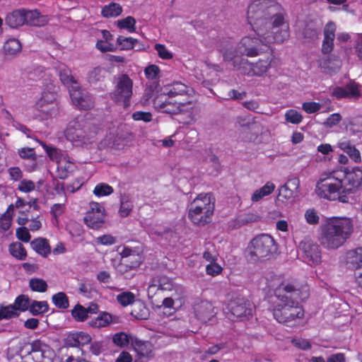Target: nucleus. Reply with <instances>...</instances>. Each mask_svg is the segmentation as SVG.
<instances>
[{
    "label": "nucleus",
    "mask_w": 362,
    "mask_h": 362,
    "mask_svg": "<svg viewBox=\"0 0 362 362\" xmlns=\"http://www.w3.org/2000/svg\"><path fill=\"white\" fill-rule=\"evenodd\" d=\"M286 12L281 4L274 0H254L247 10V21L255 33L264 40L273 39L268 32L290 36Z\"/></svg>",
    "instance_id": "1"
},
{
    "label": "nucleus",
    "mask_w": 362,
    "mask_h": 362,
    "mask_svg": "<svg viewBox=\"0 0 362 362\" xmlns=\"http://www.w3.org/2000/svg\"><path fill=\"white\" fill-rule=\"evenodd\" d=\"M307 284L299 285L282 282L274 290L276 300L272 301L269 310L279 323L294 324L304 317L305 312L300 301L308 298L310 292Z\"/></svg>",
    "instance_id": "2"
},
{
    "label": "nucleus",
    "mask_w": 362,
    "mask_h": 362,
    "mask_svg": "<svg viewBox=\"0 0 362 362\" xmlns=\"http://www.w3.org/2000/svg\"><path fill=\"white\" fill-rule=\"evenodd\" d=\"M353 231L354 225L351 218L333 217L322 227L318 240L324 248L334 250L346 242Z\"/></svg>",
    "instance_id": "3"
},
{
    "label": "nucleus",
    "mask_w": 362,
    "mask_h": 362,
    "mask_svg": "<svg viewBox=\"0 0 362 362\" xmlns=\"http://www.w3.org/2000/svg\"><path fill=\"white\" fill-rule=\"evenodd\" d=\"M344 191L343 181L337 171H333L325 177L322 176L316 184V194L320 198L327 200L349 202V197Z\"/></svg>",
    "instance_id": "4"
},
{
    "label": "nucleus",
    "mask_w": 362,
    "mask_h": 362,
    "mask_svg": "<svg viewBox=\"0 0 362 362\" xmlns=\"http://www.w3.org/2000/svg\"><path fill=\"white\" fill-rule=\"evenodd\" d=\"M215 209V198L211 193H201L191 203L187 217L197 226H205L212 220Z\"/></svg>",
    "instance_id": "5"
},
{
    "label": "nucleus",
    "mask_w": 362,
    "mask_h": 362,
    "mask_svg": "<svg viewBox=\"0 0 362 362\" xmlns=\"http://www.w3.org/2000/svg\"><path fill=\"white\" fill-rule=\"evenodd\" d=\"M277 245L269 235L261 234L255 237L247 248L248 257L252 262L270 259L276 252Z\"/></svg>",
    "instance_id": "6"
},
{
    "label": "nucleus",
    "mask_w": 362,
    "mask_h": 362,
    "mask_svg": "<svg viewBox=\"0 0 362 362\" xmlns=\"http://www.w3.org/2000/svg\"><path fill=\"white\" fill-rule=\"evenodd\" d=\"M153 104L158 111L169 115L186 114L187 117L193 119L194 109L196 106V100L177 101L173 98H168L163 100V96L158 95L153 100Z\"/></svg>",
    "instance_id": "7"
},
{
    "label": "nucleus",
    "mask_w": 362,
    "mask_h": 362,
    "mask_svg": "<svg viewBox=\"0 0 362 362\" xmlns=\"http://www.w3.org/2000/svg\"><path fill=\"white\" fill-rule=\"evenodd\" d=\"M257 37L245 36L240 42V48L243 49V54L248 57L259 56L262 52V45H269L273 43H283L288 37L268 32L273 39L264 40L258 33H255Z\"/></svg>",
    "instance_id": "8"
},
{
    "label": "nucleus",
    "mask_w": 362,
    "mask_h": 362,
    "mask_svg": "<svg viewBox=\"0 0 362 362\" xmlns=\"http://www.w3.org/2000/svg\"><path fill=\"white\" fill-rule=\"evenodd\" d=\"M90 127V123L83 117H77L69 122L64 132L65 136L76 145L86 144L92 137Z\"/></svg>",
    "instance_id": "9"
},
{
    "label": "nucleus",
    "mask_w": 362,
    "mask_h": 362,
    "mask_svg": "<svg viewBox=\"0 0 362 362\" xmlns=\"http://www.w3.org/2000/svg\"><path fill=\"white\" fill-rule=\"evenodd\" d=\"M133 95V81L126 74L119 75L115 81L113 91L110 93L111 99L117 105L127 108Z\"/></svg>",
    "instance_id": "10"
},
{
    "label": "nucleus",
    "mask_w": 362,
    "mask_h": 362,
    "mask_svg": "<svg viewBox=\"0 0 362 362\" xmlns=\"http://www.w3.org/2000/svg\"><path fill=\"white\" fill-rule=\"evenodd\" d=\"M274 57L272 53L259 58L255 62H250L247 59L242 62L241 69L244 74L248 76H263L272 67Z\"/></svg>",
    "instance_id": "11"
},
{
    "label": "nucleus",
    "mask_w": 362,
    "mask_h": 362,
    "mask_svg": "<svg viewBox=\"0 0 362 362\" xmlns=\"http://www.w3.org/2000/svg\"><path fill=\"white\" fill-rule=\"evenodd\" d=\"M227 314L232 320L248 317L252 315L250 301L245 298L237 296L229 300L226 306Z\"/></svg>",
    "instance_id": "12"
},
{
    "label": "nucleus",
    "mask_w": 362,
    "mask_h": 362,
    "mask_svg": "<svg viewBox=\"0 0 362 362\" xmlns=\"http://www.w3.org/2000/svg\"><path fill=\"white\" fill-rule=\"evenodd\" d=\"M344 185V192H346L348 197L358 191L362 185V170L355 167L351 170L346 169L344 172H339Z\"/></svg>",
    "instance_id": "13"
},
{
    "label": "nucleus",
    "mask_w": 362,
    "mask_h": 362,
    "mask_svg": "<svg viewBox=\"0 0 362 362\" xmlns=\"http://www.w3.org/2000/svg\"><path fill=\"white\" fill-rule=\"evenodd\" d=\"M105 211L104 207L98 202L90 203V209L83 220L86 226L93 229H98L105 223Z\"/></svg>",
    "instance_id": "14"
},
{
    "label": "nucleus",
    "mask_w": 362,
    "mask_h": 362,
    "mask_svg": "<svg viewBox=\"0 0 362 362\" xmlns=\"http://www.w3.org/2000/svg\"><path fill=\"white\" fill-rule=\"evenodd\" d=\"M70 97L73 104L79 110H88L93 108L95 101L93 96L78 86L70 89Z\"/></svg>",
    "instance_id": "15"
},
{
    "label": "nucleus",
    "mask_w": 362,
    "mask_h": 362,
    "mask_svg": "<svg viewBox=\"0 0 362 362\" xmlns=\"http://www.w3.org/2000/svg\"><path fill=\"white\" fill-rule=\"evenodd\" d=\"M92 337L85 332L76 331L69 332L64 339L65 347L78 348V352L83 354L81 347L91 342Z\"/></svg>",
    "instance_id": "16"
},
{
    "label": "nucleus",
    "mask_w": 362,
    "mask_h": 362,
    "mask_svg": "<svg viewBox=\"0 0 362 362\" xmlns=\"http://www.w3.org/2000/svg\"><path fill=\"white\" fill-rule=\"evenodd\" d=\"M361 85L354 81H350L344 86L335 87L332 93V95L338 100L342 98L358 99L361 96Z\"/></svg>",
    "instance_id": "17"
},
{
    "label": "nucleus",
    "mask_w": 362,
    "mask_h": 362,
    "mask_svg": "<svg viewBox=\"0 0 362 362\" xmlns=\"http://www.w3.org/2000/svg\"><path fill=\"white\" fill-rule=\"evenodd\" d=\"M165 94L169 98H175L177 96H186V100L188 99H194V90L190 87L187 86L186 84L180 82V81H174L170 84H168L165 87Z\"/></svg>",
    "instance_id": "18"
},
{
    "label": "nucleus",
    "mask_w": 362,
    "mask_h": 362,
    "mask_svg": "<svg viewBox=\"0 0 362 362\" xmlns=\"http://www.w3.org/2000/svg\"><path fill=\"white\" fill-rule=\"evenodd\" d=\"M193 309L196 318L202 322H207L216 315L214 305L208 300L196 301Z\"/></svg>",
    "instance_id": "19"
},
{
    "label": "nucleus",
    "mask_w": 362,
    "mask_h": 362,
    "mask_svg": "<svg viewBox=\"0 0 362 362\" xmlns=\"http://www.w3.org/2000/svg\"><path fill=\"white\" fill-rule=\"evenodd\" d=\"M336 30V24L332 21H329L325 25L324 28V39L321 47V52L323 54L329 55L333 51Z\"/></svg>",
    "instance_id": "20"
},
{
    "label": "nucleus",
    "mask_w": 362,
    "mask_h": 362,
    "mask_svg": "<svg viewBox=\"0 0 362 362\" xmlns=\"http://www.w3.org/2000/svg\"><path fill=\"white\" fill-rule=\"evenodd\" d=\"M300 246L309 261L314 264H319L321 262V250L317 244L310 240L305 239L301 241Z\"/></svg>",
    "instance_id": "21"
},
{
    "label": "nucleus",
    "mask_w": 362,
    "mask_h": 362,
    "mask_svg": "<svg viewBox=\"0 0 362 362\" xmlns=\"http://www.w3.org/2000/svg\"><path fill=\"white\" fill-rule=\"evenodd\" d=\"M299 183V179L297 177L289 179L285 185L280 187L279 197L286 200L293 198L295 191L298 188Z\"/></svg>",
    "instance_id": "22"
},
{
    "label": "nucleus",
    "mask_w": 362,
    "mask_h": 362,
    "mask_svg": "<svg viewBox=\"0 0 362 362\" xmlns=\"http://www.w3.org/2000/svg\"><path fill=\"white\" fill-rule=\"evenodd\" d=\"M338 147L346 153L354 162L361 163V156L360 151L351 144L350 140L347 139L340 140L338 143Z\"/></svg>",
    "instance_id": "23"
},
{
    "label": "nucleus",
    "mask_w": 362,
    "mask_h": 362,
    "mask_svg": "<svg viewBox=\"0 0 362 362\" xmlns=\"http://www.w3.org/2000/svg\"><path fill=\"white\" fill-rule=\"evenodd\" d=\"M30 246L36 253L44 257H47L51 253V247L47 238H35L30 242Z\"/></svg>",
    "instance_id": "24"
},
{
    "label": "nucleus",
    "mask_w": 362,
    "mask_h": 362,
    "mask_svg": "<svg viewBox=\"0 0 362 362\" xmlns=\"http://www.w3.org/2000/svg\"><path fill=\"white\" fill-rule=\"evenodd\" d=\"M25 21L24 9L15 10L7 14L5 18L6 24L12 28L23 25L25 24Z\"/></svg>",
    "instance_id": "25"
},
{
    "label": "nucleus",
    "mask_w": 362,
    "mask_h": 362,
    "mask_svg": "<svg viewBox=\"0 0 362 362\" xmlns=\"http://www.w3.org/2000/svg\"><path fill=\"white\" fill-rule=\"evenodd\" d=\"M119 202L118 214L122 218L127 217L132 213L134 206L131 195L126 193L121 194Z\"/></svg>",
    "instance_id": "26"
},
{
    "label": "nucleus",
    "mask_w": 362,
    "mask_h": 362,
    "mask_svg": "<svg viewBox=\"0 0 362 362\" xmlns=\"http://www.w3.org/2000/svg\"><path fill=\"white\" fill-rule=\"evenodd\" d=\"M59 77L61 82L68 87L69 91L70 92V89H72L75 86H78L79 83L77 80L74 78V77L71 74V71L69 68H62L59 70Z\"/></svg>",
    "instance_id": "27"
},
{
    "label": "nucleus",
    "mask_w": 362,
    "mask_h": 362,
    "mask_svg": "<svg viewBox=\"0 0 362 362\" xmlns=\"http://www.w3.org/2000/svg\"><path fill=\"white\" fill-rule=\"evenodd\" d=\"M106 75L107 71L104 68L96 66L88 71L87 74V79L88 83L91 84H97L99 82L105 81Z\"/></svg>",
    "instance_id": "28"
},
{
    "label": "nucleus",
    "mask_w": 362,
    "mask_h": 362,
    "mask_svg": "<svg viewBox=\"0 0 362 362\" xmlns=\"http://www.w3.org/2000/svg\"><path fill=\"white\" fill-rule=\"evenodd\" d=\"M153 283L149 286V289L157 286L158 289L162 291H172L174 287L173 280L167 276H158L153 279Z\"/></svg>",
    "instance_id": "29"
},
{
    "label": "nucleus",
    "mask_w": 362,
    "mask_h": 362,
    "mask_svg": "<svg viewBox=\"0 0 362 362\" xmlns=\"http://www.w3.org/2000/svg\"><path fill=\"white\" fill-rule=\"evenodd\" d=\"M112 315L106 312L101 313L97 317L88 321V324L93 328L105 327L112 322Z\"/></svg>",
    "instance_id": "30"
},
{
    "label": "nucleus",
    "mask_w": 362,
    "mask_h": 362,
    "mask_svg": "<svg viewBox=\"0 0 362 362\" xmlns=\"http://www.w3.org/2000/svg\"><path fill=\"white\" fill-rule=\"evenodd\" d=\"M122 12V8L119 4L111 2L102 8L101 15L107 18H116L119 16Z\"/></svg>",
    "instance_id": "31"
},
{
    "label": "nucleus",
    "mask_w": 362,
    "mask_h": 362,
    "mask_svg": "<svg viewBox=\"0 0 362 362\" xmlns=\"http://www.w3.org/2000/svg\"><path fill=\"white\" fill-rule=\"evenodd\" d=\"M22 49L20 41L16 38H11L6 41L3 50L6 55H16Z\"/></svg>",
    "instance_id": "32"
},
{
    "label": "nucleus",
    "mask_w": 362,
    "mask_h": 362,
    "mask_svg": "<svg viewBox=\"0 0 362 362\" xmlns=\"http://www.w3.org/2000/svg\"><path fill=\"white\" fill-rule=\"evenodd\" d=\"M275 189V185L270 182H267L263 187L256 190L252 195L251 200L253 202L260 201L263 197L272 194Z\"/></svg>",
    "instance_id": "33"
},
{
    "label": "nucleus",
    "mask_w": 362,
    "mask_h": 362,
    "mask_svg": "<svg viewBox=\"0 0 362 362\" xmlns=\"http://www.w3.org/2000/svg\"><path fill=\"white\" fill-rule=\"evenodd\" d=\"M8 250L10 254L18 260H24L27 257L25 247L19 242L10 244Z\"/></svg>",
    "instance_id": "34"
},
{
    "label": "nucleus",
    "mask_w": 362,
    "mask_h": 362,
    "mask_svg": "<svg viewBox=\"0 0 362 362\" xmlns=\"http://www.w3.org/2000/svg\"><path fill=\"white\" fill-rule=\"evenodd\" d=\"M48 157L52 161L57 163L58 164L62 163L66 158L62 153V151L53 146H49L46 144L42 145Z\"/></svg>",
    "instance_id": "35"
},
{
    "label": "nucleus",
    "mask_w": 362,
    "mask_h": 362,
    "mask_svg": "<svg viewBox=\"0 0 362 362\" xmlns=\"http://www.w3.org/2000/svg\"><path fill=\"white\" fill-rule=\"evenodd\" d=\"M25 14V23L32 26H40L41 25L42 18L40 12L36 10L29 11L24 9Z\"/></svg>",
    "instance_id": "36"
},
{
    "label": "nucleus",
    "mask_w": 362,
    "mask_h": 362,
    "mask_svg": "<svg viewBox=\"0 0 362 362\" xmlns=\"http://www.w3.org/2000/svg\"><path fill=\"white\" fill-rule=\"evenodd\" d=\"M49 310V305L47 301L33 300L30 303L29 311L33 315H38L45 313Z\"/></svg>",
    "instance_id": "37"
},
{
    "label": "nucleus",
    "mask_w": 362,
    "mask_h": 362,
    "mask_svg": "<svg viewBox=\"0 0 362 362\" xmlns=\"http://www.w3.org/2000/svg\"><path fill=\"white\" fill-rule=\"evenodd\" d=\"M20 313L15 310L13 305H4L0 304V320L18 317Z\"/></svg>",
    "instance_id": "38"
},
{
    "label": "nucleus",
    "mask_w": 362,
    "mask_h": 362,
    "mask_svg": "<svg viewBox=\"0 0 362 362\" xmlns=\"http://www.w3.org/2000/svg\"><path fill=\"white\" fill-rule=\"evenodd\" d=\"M53 304L59 309H66L69 306L68 296L64 292H58L52 297Z\"/></svg>",
    "instance_id": "39"
},
{
    "label": "nucleus",
    "mask_w": 362,
    "mask_h": 362,
    "mask_svg": "<svg viewBox=\"0 0 362 362\" xmlns=\"http://www.w3.org/2000/svg\"><path fill=\"white\" fill-rule=\"evenodd\" d=\"M54 353L49 347L34 354L32 357L35 362H53Z\"/></svg>",
    "instance_id": "40"
},
{
    "label": "nucleus",
    "mask_w": 362,
    "mask_h": 362,
    "mask_svg": "<svg viewBox=\"0 0 362 362\" xmlns=\"http://www.w3.org/2000/svg\"><path fill=\"white\" fill-rule=\"evenodd\" d=\"M71 316L76 322H84L88 317L86 308L79 303L71 310Z\"/></svg>",
    "instance_id": "41"
},
{
    "label": "nucleus",
    "mask_w": 362,
    "mask_h": 362,
    "mask_svg": "<svg viewBox=\"0 0 362 362\" xmlns=\"http://www.w3.org/2000/svg\"><path fill=\"white\" fill-rule=\"evenodd\" d=\"M13 305L17 312H25L30 308V299L25 295H20L16 297Z\"/></svg>",
    "instance_id": "42"
},
{
    "label": "nucleus",
    "mask_w": 362,
    "mask_h": 362,
    "mask_svg": "<svg viewBox=\"0 0 362 362\" xmlns=\"http://www.w3.org/2000/svg\"><path fill=\"white\" fill-rule=\"evenodd\" d=\"M93 192L96 197H100L112 194L114 189L110 185L101 182L95 185Z\"/></svg>",
    "instance_id": "43"
},
{
    "label": "nucleus",
    "mask_w": 362,
    "mask_h": 362,
    "mask_svg": "<svg viewBox=\"0 0 362 362\" xmlns=\"http://www.w3.org/2000/svg\"><path fill=\"white\" fill-rule=\"evenodd\" d=\"M137 42L138 40L132 37H126L119 35L117 38V43L120 46V49L122 50H129L133 49Z\"/></svg>",
    "instance_id": "44"
},
{
    "label": "nucleus",
    "mask_w": 362,
    "mask_h": 362,
    "mask_svg": "<svg viewBox=\"0 0 362 362\" xmlns=\"http://www.w3.org/2000/svg\"><path fill=\"white\" fill-rule=\"evenodd\" d=\"M117 26L120 29H127L129 33L136 30V20L132 16H127L117 21Z\"/></svg>",
    "instance_id": "45"
},
{
    "label": "nucleus",
    "mask_w": 362,
    "mask_h": 362,
    "mask_svg": "<svg viewBox=\"0 0 362 362\" xmlns=\"http://www.w3.org/2000/svg\"><path fill=\"white\" fill-rule=\"evenodd\" d=\"M61 192L64 194V202L60 204H54L51 206L50 214L53 216L55 219H57L59 216H60L65 211V203L67 201L66 194L64 192V188L62 186L61 188Z\"/></svg>",
    "instance_id": "46"
},
{
    "label": "nucleus",
    "mask_w": 362,
    "mask_h": 362,
    "mask_svg": "<svg viewBox=\"0 0 362 362\" xmlns=\"http://www.w3.org/2000/svg\"><path fill=\"white\" fill-rule=\"evenodd\" d=\"M29 286L33 291L44 293L47 289V282L42 279L33 278L29 281Z\"/></svg>",
    "instance_id": "47"
},
{
    "label": "nucleus",
    "mask_w": 362,
    "mask_h": 362,
    "mask_svg": "<svg viewBox=\"0 0 362 362\" xmlns=\"http://www.w3.org/2000/svg\"><path fill=\"white\" fill-rule=\"evenodd\" d=\"M285 119L286 121L294 124H298L303 120V116L301 114L296 110L290 109L287 110L285 113Z\"/></svg>",
    "instance_id": "48"
},
{
    "label": "nucleus",
    "mask_w": 362,
    "mask_h": 362,
    "mask_svg": "<svg viewBox=\"0 0 362 362\" xmlns=\"http://www.w3.org/2000/svg\"><path fill=\"white\" fill-rule=\"evenodd\" d=\"M72 164L69 161H66L63 165L62 162L58 164L57 166V176L61 180L67 178L69 173L71 172Z\"/></svg>",
    "instance_id": "49"
},
{
    "label": "nucleus",
    "mask_w": 362,
    "mask_h": 362,
    "mask_svg": "<svg viewBox=\"0 0 362 362\" xmlns=\"http://www.w3.org/2000/svg\"><path fill=\"white\" fill-rule=\"evenodd\" d=\"M117 300L122 306H127L134 302L135 296L130 291L122 292L117 295Z\"/></svg>",
    "instance_id": "50"
},
{
    "label": "nucleus",
    "mask_w": 362,
    "mask_h": 362,
    "mask_svg": "<svg viewBox=\"0 0 362 362\" xmlns=\"http://www.w3.org/2000/svg\"><path fill=\"white\" fill-rule=\"evenodd\" d=\"M112 341L117 346L124 347L129 344V337L126 333L121 332L114 334Z\"/></svg>",
    "instance_id": "51"
},
{
    "label": "nucleus",
    "mask_w": 362,
    "mask_h": 362,
    "mask_svg": "<svg viewBox=\"0 0 362 362\" xmlns=\"http://www.w3.org/2000/svg\"><path fill=\"white\" fill-rule=\"evenodd\" d=\"M30 349L28 351V354L33 356L34 354L37 353H40L41 351L45 350V349L49 348L47 345L43 343L40 339H36L33 341L30 344Z\"/></svg>",
    "instance_id": "52"
},
{
    "label": "nucleus",
    "mask_w": 362,
    "mask_h": 362,
    "mask_svg": "<svg viewBox=\"0 0 362 362\" xmlns=\"http://www.w3.org/2000/svg\"><path fill=\"white\" fill-rule=\"evenodd\" d=\"M144 74L149 80L158 79L160 75V69L156 64L148 65L144 69Z\"/></svg>",
    "instance_id": "53"
},
{
    "label": "nucleus",
    "mask_w": 362,
    "mask_h": 362,
    "mask_svg": "<svg viewBox=\"0 0 362 362\" xmlns=\"http://www.w3.org/2000/svg\"><path fill=\"white\" fill-rule=\"evenodd\" d=\"M95 47L103 53L107 52H115L117 49V47L113 43L102 40H98L96 42Z\"/></svg>",
    "instance_id": "54"
},
{
    "label": "nucleus",
    "mask_w": 362,
    "mask_h": 362,
    "mask_svg": "<svg viewBox=\"0 0 362 362\" xmlns=\"http://www.w3.org/2000/svg\"><path fill=\"white\" fill-rule=\"evenodd\" d=\"M154 49L156 50L158 57L162 59H171L173 57L172 52L163 44H156Z\"/></svg>",
    "instance_id": "55"
},
{
    "label": "nucleus",
    "mask_w": 362,
    "mask_h": 362,
    "mask_svg": "<svg viewBox=\"0 0 362 362\" xmlns=\"http://www.w3.org/2000/svg\"><path fill=\"white\" fill-rule=\"evenodd\" d=\"M222 271L223 268L220 264L216 263V262L209 263L206 266V273L211 276H216L220 274Z\"/></svg>",
    "instance_id": "56"
},
{
    "label": "nucleus",
    "mask_w": 362,
    "mask_h": 362,
    "mask_svg": "<svg viewBox=\"0 0 362 362\" xmlns=\"http://www.w3.org/2000/svg\"><path fill=\"white\" fill-rule=\"evenodd\" d=\"M134 121H144L149 122L152 120V114L149 112L136 111L132 115Z\"/></svg>",
    "instance_id": "57"
},
{
    "label": "nucleus",
    "mask_w": 362,
    "mask_h": 362,
    "mask_svg": "<svg viewBox=\"0 0 362 362\" xmlns=\"http://www.w3.org/2000/svg\"><path fill=\"white\" fill-rule=\"evenodd\" d=\"M321 107V105L316 102H305L302 105V109L308 114L317 112Z\"/></svg>",
    "instance_id": "58"
},
{
    "label": "nucleus",
    "mask_w": 362,
    "mask_h": 362,
    "mask_svg": "<svg viewBox=\"0 0 362 362\" xmlns=\"http://www.w3.org/2000/svg\"><path fill=\"white\" fill-rule=\"evenodd\" d=\"M346 127L354 134L362 133V120L358 119H352L349 122Z\"/></svg>",
    "instance_id": "59"
},
{
    "label": "nucleus",
    "mask_w": 362,
    "mask_h": 362,
    "mask_svg": "<svg viewBox=\"0 0 362 362\" xmlns=\"http://www.w3.org/2000/svg\"><path fill=\"white\" fill-rule=\"evenodd\" d=\"M320 29L308 24L303 30V35L305 38L315 39L320 34Z\"/></svg>",
    "instance_id": "60"
},
{
    "label": "nucleus",
    "mask_w": 362,
    "mask_h": 362,
    "mask_svg": "<svg viewBox=\"0 0 362 362\" xmlns=\"http://www.w3.org/2000/svg\"><path fill=\"white\" fill-rule=\"evenodd\" d=\"M16 234L17 238L24 243H28L30 240L31 236L28 229L24 226L18 228Z\"/></svg>",
    "instance_id": "61"
},
{
    "label": "nucleus",
    "mask_w": 362,
    "mask_h": 362,
    "mask_svg": "<svg viewBox=\"0 0 362 362\" xmlns=\"http://www.w3.org/2000/svg\"><path fill=\"white\" fill-rule=\"evenodd\" d=\"M35 185L32 180H23L20 182L18 189L22 192H30L35 189Z\"/></svg>",
    "instance_id": "62"
},
{
    "label": "nucleus",
    "mask_w": 362,
    "mask_h": 362,
    "mask_svg": "<svg viewBox=\"0 0 362 362\" xmlns=\"http://www.w3.org/2000/svg\"><path fill=\"white\" fill-rule=\"evenodd\" d=\"M116 243V239L112 235H103L96 239V243L103 245H112Z\"/></svg>",
    "instance_id": "63"
},
{
    "label": "nucleus",
    "mask_w": 362,
    "mask_h": 362,
    "mask_svg": "<svg viewBox=\"0 0 362 362\" xmlns=\"http://www.w3.org/2000/svg\"><path fill=\"white\" fill-rule=\"evenodd\" d=\"M341 120V116L339 113H333L327 118L324 124L328 127H332L337 125Z\"/></svg>",
    "instance_id": "64"
}]
</instances>
